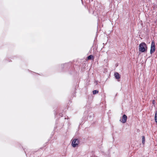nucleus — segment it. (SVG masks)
Masks as SVG:
<instances>
[{
  "label": "nucleus",
  "instance_id": "obj_7",
  "mask_svg": "<svg viewBox=\"0 0 157 157\" xmlns=\"http://www.w3.org/2000/svg\"><path fill=\"white\" fill-rule=\"evenodd\" d=\"M99 91L98 90H94L93 92V93L94 94H97L98 93Z\"/></svg>",
  "mask_w": 157,
  "mask_h": 157
},
{
  "label": "nucleus",
  "instance_id": "obj_2",
  "mask_svg": "<svg viewBox=\"0 0 157 157\" xmlns=\"http://www.w3.org/2000/svg\"><path fill=\"white\" fill-rule=\"evenodd\" d=\"M71 145L73 147H75L78 146L79 143V140L77 138H75L74 139L71 140Z\"/></svg>",
  "mask_w": 157,
  "mask_h": 157
},
{
  "label": "nucleus",
  "instance_id": "obj_6",
  "mask_svg": "<svg viewBox=\"0 0 157 157\" xmlns=\"http://www.w3.org/2000/svg\"><path fill=\"white\" fill-rule=\"evenodd\" d=\"M87 60H94V56L92 55H90L89 56H88L87 58Z\"/></svg>",
  "mask_w": 157,
  "mask_h": 157
},
{
  "label": "nucleus",
  "instance_id": "obj_9",
  "mask_svg": "<svg viewBox=\"0 0 157 157\" xmlns=\"http://www.w3.org/2000/svg\"><path fill=\"white\" fill-rule=\"evenodd\" d=\"M157 118V111L155 112V118Z\"/></svg>",
  "mask_w": 157,
  "mask_h": 157
},
{
  "label": "nucleus",
  "instance_id": "obj_5",
  "mask_svg": "<svg viewBox=\"0 0 157 157\" xmlns=\"http://www.w3.org/2000/svg\"><path fill=\"white\" fill-rule=\"evenodd\" d=\"M114 76L117 79H119L120 78V75L117 72H116L114 73Z\"/></svg>",
  "mask_w": 157,
  "mask_h": 157
},
{
  "label": "nucleus",
  "instance_id": "obj_11",
  "mask_svg": "<svg viewBox=\"0 0 157 157\" xmlns=\"http://www.w3.org/2000/svg\"><path fill=\"white\" fill-rule=\"evenodd\" d=\"M155 121L156 122H157V118H155Z\"/></svg>",
  "mask_w": 157,
  "mask_h": 157
},
{
  "label": "nucleus",
  "instance_id": "obj_1",
  "mask_svg": "<svg viewBox=\"0 0 157 157\" xmlns=\"http://www.w3.org/2000/svg\"><path fill=\"white\" fill-rule=\"evenodd\" d=\"M147 45L146 44L142 42L139 45V52H147Z\"/></svg>",
  "mask_w": 157,
  "mask_h": 157
},
{
  "label": "nucleus",
  "instance_id": "obj_4",
  "mask_svg": "<svg viewBox=\"0 0 157 157\" xmlns=\"http://www.w3.org/2000/svg\"><path fill=\"white\" fill-rule=\"evenodd\" d=\"M127 118V116L125 114H124L120 120V121L123 123H125L126 122Z\"/></svg>",
  "mask_w": 157,
  "mask_h": 157
},
{
  "label": "nucleus",
  "instance_id": "obj_8",
  "mask_svg": "<svg viewBox=\"0 0 157 157\" xmlns=\"http://www.w3.org/2000/svg\"><path fill=\"white\" fill-rule=\"evenodd\" d=\"M145 138H142V143L143 144H144L145 143Z\"/></svg>",
  "mask_w": 157,
  "mask_h": 157
},
{
  "label": "nucleus",
  "instance_id": "obj_10",
  "mask_svg": "<svg viewBox=\"0 0 157 157\" xmlns=\"http://www.w3.org/2000/svg\"><path fill=\"white\" fill-rule=\"evenodd\" d=\"M24 151L25 152V153L26 154V156H27V157H28V156L29 155V154H27L26 153V151L25 150V149H24Z\"/></svg>",
  "mask_w": 157,
  "mask_h": 157
},
{
  "label": "nucleus",
  "instance_id": "obj_12",
  "mask_svg": "<svg viewBox=\"0 0 157 157\" xmlns=\"http://www.w3.org/2000/svg\"><path fill=\"white\" fill-rule=\"evenodd\" d=\"M155 101L154 100H153L152 101V103L153 104H155Z\"/></svg>",
  "mask_w": 157,
  "mask_h": 157
},
{
  "label": "nucleus",
  "instance_id": "obj_3",
  "mask_svg": "<svg viewBox=\"0 0 157 157\" xmlns=\"http://www.w3.org/2000/svg\"><path fill=\"white\" fill-rule=\"evenodd\" d=\"M155 42L154 40H152L151 42V48L150 50V53L152 54L155 51Z\"/></svg>",
  "mask_w": 157,
  "mask_h": 157
},
{
  "label": "nucleus",
  "instance_id": "obj_13",
  "mask_svg": "<svg viewBox=\"0 0 157 157\" xmlns=\"http://www.w3.org/2000/svg\"><path fill=\"white\" fill-rule=\"evenodd\" d=\"M142 137L144 138V136H143Z\"/></svg>",
  "mask_w": 157,
  "mask_h": 157
}]
</instances>
